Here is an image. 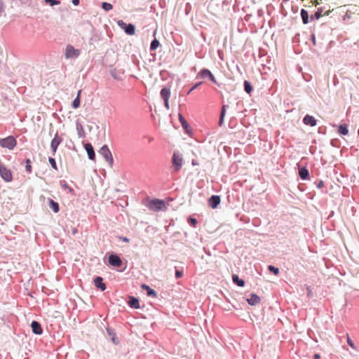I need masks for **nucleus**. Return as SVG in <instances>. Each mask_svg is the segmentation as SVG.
<instances>
[{"label": "nucleus", "mask_w": 359, "mask_h": 359, "mask_svg": "<svg viewBox=\"0 0 359 359\" xmlns=\"http://www.w3.org/2000/svg\"><path fill=\"white\" fill-rule=\"evenodd\" d=\"M313 359H320V355L319 353H315L313 355Z\"/></svg>", "instance_id": "obj_52"}, {"label": "nucleus", "mask_w": 359, "mask_h": 359, "mask_svg": "<svg viewBox=\"0 0 359 359\" xmlns=\"http://www.w3.org/2000/svg\"><path fill=\"white\" fill-rule=\"evenodd\" d=\"M299 175L302 180H308L310 178L309 171L306 167L299 168Z\"/></svg>", "instance_id": "obj_21"}, {"label": "nucleus", "mask_w": 359, "mask_h": 359, "mask_svg": "<svg viewBox=\"0 0 359 359\" xmlns=\"http://www.w3.org/2000/svg\"><path fill=\"white\" fill-rule=\"evenodd\" d=\"M173 170L178 172L182 166V158L179 153L174 152L172 158Z\"/></svg>", "instance_id": "obj_8"}, {"label": "nucleus", "mask_w": 359, "mask_h": 359, "mask_svg": "<svg viewBox=\"0 0 359 359\" xmlns=\"http://www.w3.org/2000/svg\"><path fill=\"white\" fill-rule=\"evenodd\" d=\"M284 1H288L289 0H283Z\"/></svg>", "instance_id": "obj_61"}, {"label": "nucleus", "mask_w": 359, "mask_h": 359, "mask_svg": "<svg viewBox=\"0 0 359 359\" xmlns=\"http://www.w3.org/2000/svg\"><path fill=\"white\" fill-rule=\"evenodd\" d=\"M166 209L165 202L162 199H158V211Z\"/></svg>", "instance_id": "obj_41"}, {"label": "nucleus", "mask_w": 359, "mask_h": 359, "mask_svg": "<svg viewBox=\"0 0 359 359\" xmlns=\"http://www.w3.org/2000/svg\"><path fill=\"white\" fill-rule=\"evenodd\" d=\"M94 285L96 288L101 291H104L107 288L106 284L103 281V278L101 276H95L93 280Z\"/></svg>", "instance_id": "obj_14"}, {"label": "nucleus", "mask_w": 359, "mask_h": 359, "mask_svg": "<svg viewBox=\"0 0 359 359\" xmlns=\"http://www.w3.org/2000/svg\"><path fill=\"white\" fill-rule=\"evenodd\" d=\"M300 16L304 25H307L309 22L310 15L306 10L302 8L300 11Z\"/></svg>", "instance_id": "obj_25"}, {"label": "nucleus", "mask_w": 359, "mask_h": 359, "mask_svg": "<svg viewBox=\"0 0 359 359\" xmlns=\"http://www.w3.org/2000/svg\"><path fill=\"white\" fill-rule=\"evenodd\" d=\"M60 187H62V189H67L69 193L74 194V189L72 187H69L65 180H60Z\"/></svg>", "instance_id": "obj_32"}, {"label": "nucleus", "mask_w": 359, "mask_h": 359, "mask_svg": "<svg viewBox=\"0 0 359 359\" xmlns=\"http://www.w3.org/2000/svg\"><path fill=\"white\" fill-rule=\"evenodd\" d=\"M164 4H165V1H163V0L158 1V6H161V8H163Z\"/></svg>", "instance_id": "obj_51"}, {"label": "nucleus", "mask_w": 359, "mask_h": 359, "mask_svg": "<svg viewBox=\"0 0 359 359\" xmlns=\"http://www.w3.org/2000/svg\"><path fill=\"white\" fill-rule=\"evenodd\" d=\"M101 7L105 11H109L113 8L111 4L105 1L102 3Z\"/></svg>", "instance_id": "obj_36"}, {"label": "nucleus", "mask_w": 359, "mask_h": 359, "mask_svg": "<svg viewBox=\"0 0 359 359\" xmlns=\"http://www.w3.org/2000/svg\"><path fill=\"white\" fill-rule=\"evenodd\" d=\"M48 204L49 208L53 211L54 213H57L60 211L59 203L52 198H48Z\"/></svg>", "instance_id": "obj_24"}, {"label": "nucleus", "mask_w": 359, "mask_h": 359, "mask_svg": "<svg viewBox=\"0 0 359 359\" xmlns=\"http://www.w3.org/2000/svg\"><path fill=\"white\" fill-rule=\"evenodd\" d=\"M108 262L109 265L116 268L121 267L123 264L122 259L114 252H112L109 255Z\"/></svg>", "instance_id": "obj_6"}, {"label": "nucleus", "mask_w": 359, "mask_h": 359, "mask_svg": "<svg viewBox=\"0 0 359 359\" xmlns=\"http://www.w3.org/2000/svg\"><path fill=\"white\" fill-rule=\"evenodd\" d=\"M71 233L73 236H75L78 233V229L75 227H71Z\"/></svg>", "instance_id": "obj_47"}, {"label": "nucleus", "mask_w": 359, "mask_h": 359, "mask_svg": "<svg viewBox=\"0 0 359 359\" xmlns=\"http://www.w3.org/2000/svg\"><path fill=\"white\" fill-rule=\"evenodd\" d=\"M303 123L306 126H315L317 124V120L313 116L306 114L303 118Z\"/></svg>", "instance_id": "obj_20"}, {"label": "nucleus", "mask_w": 359, "mask_h": 359, "mask_svg": "<svg viewBox=\"0 0 359 359\" xmlns=\"http://www.w3.org/2000/svg\"><path fill=\"white\" fill-rule=\"evenodd\" d=\"M324 187V182L323 180H319L317 183H316V187L318 189H321Z\"/></svg>", "instance_id": "obj_44"}, {"label": "nucleus", "mask_w": 359, "mask_h": 359, "mask_svg": "<svg viewBox=\"0 0 359 359\" xmlns=\"http://www.w3.org/2000/svg\"><path fill=\"white\" fill-rule=\"evenodd\" d=\"M84 148L87 152L88 158L94 161L95 159V152L93 145L90 143H87L85 144Z\"/></svg>", "instance_id": "obj_17"}, {"label": "nucleus", "mask_w": 359, "mask_h": 359, "mask_svg": "<svg viewBox=\"0 0 359 359\" xmlns=\"http://www.w3.org/2000/svg\"><path fill=\"white\" fill-rule=\"evenodd\" d=\"M0 176L6 182H11L13 180V175L11 170L8 169L0 161Z\"/></svg>", "instance_id": "obj_5"}, {"label": "nucleus", "mask_w": 359, "mask_h": 359, "mask_svg": "<svg viewBox=\"0 0 359 359\" xmlns=\"http://www.w3.org/2000/svg\"><path fill=\"white\" fill-rule=\"evenodd\" d=\"M179 120L185 133L190 135L191 133L190 126L181 114H179Z\"/></svg>", "instance_id": "obj_19"}, {"label": "nucleus", "mask_w": 359, "mask_h": 359, "mask_svg": "<svg viewBox=\"0 0 359 359\" xmlns=\"http://www.w3.org/2000/svg\"><path fill=\"white\" fill-rule=\"evenodd\" d=\"M306 289H307V295H308V297H311L313 296V294H312V291H311L310 287H307Z\"/></svg>", "instance_id": "obj_48"}, {"label": "nucleus", "mask_w": 359, "mask_h": 359, "mask_svg": "<svg viewBox=\"0 0 359 359\" xmlns=\"http://www.w3.org/2000/svg\"><path fill=\"white\" fill-rule=\"evenodd\" d=\"M25 163L26 172L28 173H31L32 172L31 160L29 158H27L25 159Z\"/></svg>", "instance_id": "obj_34"}, {"label": "nucleus", "mask_w": 359, "mask_h": 359, "mask_svg": "<svg viewBox=\"0 0 359 359\" xmlns=\"http://www.w3.org/2000/svg\"><path fill=\"white\" fill-rule=\"evenodd\" d=\"M110 75L117 81H121L123 79L122 76L123 74V72L120 69H117L116 68H111L109 70Z\"/></svg>", "instance_id": "obj_18"}, {"label": "nucleus", "mask_w": 359, "mask_h": 359, "mask_svg": "<svg viewBox=\"0 0 359 359\" xmlns=\"http://www.w3.org/2000/svg\"><path fill=\"white\" fill-rule=\"evenodd\" d=\"M157 34H158V32H157V27H156L153 32L154 39L151 42V45H150L151 50H155L156 49H157V37H156Z\"/></svg>", "instance_id": "obj_29"}, {"label": "nucleus", "mask_w": 359, "mask_h": 359, "mask_svg": "<svg viewBox=\"0 0 359 359\" xmlns=\"http://www.w3.org/2000/svg\"><path fill=\"white\" fill-rule=\"evenodd\" d=\"M117 25L128 35H133L135 33V26L134 24L126 23L120 20L117 22Z\"/></svg>", "instance_id": "obj_4"}, {"label": "nucleus", "mask_w": 359, "mask_h": 359, "mask_svg": "<svg viewBox=\"0 0 359 359\" xmlns=\"http://www.w3.org/2000/svg\"><path fill=\"white\" fill-rule=\"evenodd\" d=\"M4 11V4L3 0H0V16Z\"/></svg>", "instance_id": "obj_46"}, {"label": "nucleus", "mask_w": 359, "mask_h": 359, "mask_svg": "<svg viewBox=\"0 0 359 359\" xmlns=\"http://www.w3.org/2000/svg\"><path fill=\"white\" fill-rule=\"evenodd\" d=\"M161 96L164 101L165 107L167 109H169V98L170 96V88L164 86L160 92Z\"/></svg>", "instance_id": "obj_9"}, {"label": "nucleus", "mask_w": 359, "mask_h": 359, "mask_svg": "<svg viewBox=\"0 0 359 359\" xmlns=\"http://www.w3.org/2000/svg\"><path fill=\"white\" fill-rule=\"evenodd\" d=\"M311 37V40H312L313 44L315 46L316 45V36H315V34H312Z\"/></svg>", "instance_id": "obj_49"}, {"label": "nucleus", "mask_w": 359, "mask_h": 359, "mask_svg": "<svg viewBox=\"0 0 359 359\" xmlns=\"http://www.w3.org/2000/svg\"><path fill=\"white\" fill-rule=\"evenodd\" d=\"M192 165H198V163L196 162V161L193 160L192 161Z\"/></svg>", "instance_id": "obj_57"}, {"label": "nucleus", "mask_w": 359, "mask_h": 359, "mask_svg": "<svg viewBox=\"0 0 359 359\" xmlns=\"http://www.w3.org/2000/svg\"><path fill=\"white\" fill-rule=\"evenodd\" d=\"M243 88H244V90L248 94H250L252 93V91L253 90V87H252L251 83L247 80H245L243 82Z\"/></svg>", "instance_id": "obj_31"}, {"label": "nucleus", "mask_w": 359, "mask_h": 359, "mask_svg": "<svg viewBox=\"0 0 359 359\" xmlns=\"http://www.w3.org/2000/svg\"><path fill=\"white\" fill-rule=\"evenodd\" d=\"M221 202L220 196L218 195H212L208 198V205L212 209H215L217 208L219 204Z\"/></svg>", "instance_id": "obj_13"}, {"label": "nucleus", "mask_w": 359, "mask_h": 359, "mask_svg": "<svg viewBox=\"0 0 359 359\" xmlns=\"http://www.w3.org/2000/svg\"><path fill=\"white\" fill-rule=\"evenodd\" d=\"M331 144H332V145H333V146H334L335 142H333V141H332Z\"/></svg>", "instance_id": "obj_59"}, {"label": "nucleus", "mask_w": 359, "mask_h": 359, "mask_svg": "<svg viewBox=\"0 0 359 359\" xmlns=\"http://www.w3.org/2000/svg\"><path fill=\"white\" fill-rule=\"evenodd\" d=\"M187 222L189 224V225H191L193 227H196V226L198 223L197 219L192 217H189Z\"/></svg>", "instance_id": "obj_39"}, {"label": "nucleus", "mask_w": 359, "mask_h": 359, "mask_svg": "<svg viewBox=\"0 0 359 359\" xmlns=\"http://www.w3.org/2000/svg\"><path fill=\"white\" fill-rule=\"evenodd\" d=\"M232 280L235 285L239 287H243L245 285L244 280L240 278L237 274L232 275Z\"/></svg>", "instance_id": "obj_28"}, {"label": "nucleus", "mask_w": 359, "mask_h": 359, "mask_svg": "<svg viewBox=\"0 0 359 359\" xmlns=\"http://www.w3.org/2000/svg\"><path fill=\"white\" fill-rule=\"evenodd\" d=\"M121 239L124 241V242H126V243H128L129 242V238H128L127 237H122L121 238Z\"/></svg>", "instance_id": "obj_54"}, {"label": "nucleus", "mask_w": 359, "mask_h": 359, "mask_svg": "<svg viewBox=\"0 0 359 359\" xmlns=\"http://www.w3.org/2000/svg\"><path fill=\"white\" fill-rule=\"evenodd\" d=\"M149 109H150V111H151V116L153 118H154V112H153V111H152V108H151V106H149Z\"/></svg>", "instance_id": "obj_55"}, {"label": "nucleus", "mask_w": 359, "mask_h": 359, "mask_svg": "<svg viewBox=\"0 0 359 359\" xmlns=\"http://www.w3.org/2000/svg\"><path fill=\"white\" fill-rule=\"evenodd\" d=\"M80 105H81L80 98H79V96H76V98L72 102V107L74 109H77L80 107Z\"/></svg>", "instance_id": "obj_37"}, {"label": "nucleus", "mask_w": 359, "mask_h": 359, "mask_svg": "<svg viewBox=\"0 0 359 359\" xmlns=\"http://www.w3.org/2000/svg\"><path fill=\"white\" fill-rule=\"evenodd\" d=\"M358 135L359 136V128L358 129Z\"/></svg>", "instance_id": "obj_60"}, {"label": "nucleus", "mask_w": 359, "mask_h": 359, "mask_svg": "<svg viewBox=\"0 0 359 359\" xmlns=\"http://www.w3.org/2000/svg\"><path fill=\"white\" fill-rule=\"evenodd\" d=\"M347 343L348 344L353 348H355V345L353 341L348 337L347 338Z\"/></svg>", "instance_id": "obj_45"}, {"label": "nucleus", "mask_w": 359, "mask_h": 359, "mask_svg": "<svg viewBox=\"0 0 359 359\" xmlns=\"http://www.w3.org/2000/svg\"><path fill=\"white\" fill-rule=\"evenodd\" d=\"M268 270L274 275H278L279 273V269L273 265H269Z\"/></svg>", "instance_id": "obj_38"}, {"label": "nucleus", "mask_w": 359, "mask_h": 359, "mask_svg": "<svg viewBox=\"0 0 359 359\" xmlns=\"http://www.w3.org/2000/svg\"><path fill=\"white\" fill-rule=\"evenodd\" d=\"M331 144H332V145H333V146H334L335 142H333V141H332Z\"/></svg>", "instance_id": "obj_58"}, {"label": "nucleus", "mask_w": 359, "mask_h": 359, "mask_svg": "<svg viewBox=\"0 0 359 359\" xmlns=\"http://www.w3.org/2000/svg\"><path fill=\"white\" fill-rule=\"evenodd\" d=\"M62 142V139L61 137H60L58 135V133H56V134L55 135L53 139L52 140V141L50 142V148H51V150L53 152V155L55 154L57 147Z\"/></svg>", "instance_id": "obj_11"}, {"label": "nucleus", "mask_w": 359, "mask_h": 359, "mask_svg": "<svg viewBox=\"0 0 359 359\" xmlns=\"http://www.w3.org/2000/svg\"><path fill=\"white\" fill-rule=\"evenodd\" d=\"M196 77L203 79H207L213 82L214 83H217V81L215 79V76L208 69L206 68L201 69Z\"/></svg>", "instance_id": "obj_7"}, {"label": "nucleus", "mask_w": 359, "mask_h": 359, "mask_svg": "<svg viewBox=\"0 0 359 359\" xmlns=\"http://www.w3.org/2000/svg\"><path fill=\"white\" fill-rule=\"evenodd\" d=\"M202 84V82L200 81V82H198L196 83H195L191 88L190 90H189L188 92V94L190 93L191 92H192L194 90H195L196 88H197L200 85Z\"/></svg>", "instance_id": "obj_43"}, {"label": "nucleus", "mask_w": 359, "mask_h": 359, "mask_svg": "<svg viewBox=\"0 0 359 359\" xmlns=\"http://www.w3.org/2000/svg\"><path fill=\"white\" fill-rule=\"evenodd\" d=\"M175 276L176 279L181 278L183 276L184 272L182 269H179L176 266L174 267Z\"/></svg>", "instance_id": "obj_35"}, {"label": "nucleus", "mask_w": 359, "mask_h": 359, "mask_svg": "<svg viewBox=\"0 0 359 359\" xmlns=\"http://www.w3.org/2000/svg\"><path fill=\"white\" fill-rule=\"evenodd\" d=\"M76 128L78 133V136L80 138H83L85 137V131L83 128V126L79 123V121L76 122Z\"/></svg>", "instance_id": "obj_30"}, {"label": "nucleus", "mask_w": 359, "mask_h": 359, "mask_svg": "<svg viewBox=\"0 0 359 359\" xmlns=\"http://www.w3.org/2000/svg\"><path fill=\"white\" fill-rule=\"evenodd\" d=\"M80 50L75 48L73 46L68 44L65 48V58L75 60L80 55Z\"/></svg>", "instance_id": "obj_3"}, {"label": "nucleus", "mask_w": 359, "mask_h": 359, "mask_svg": "<svg viewBox=\"0 0 359 359\" xmlns=\"http://www.w3.org/2000/svg\"><path fill=\"white\" fill-rule=\"evenodd\" d=\"M81 90H79L77 93V95H76V96H79V98H80V97H81Z\"/></svg>", "instance_id": "obj_56"}, {"label": "nucleus", "mask_w": 359, "mask_h": 359, "mask_svg": "<svg viewBox=\"0 0 359 359\" xmlns=\"http://www.w3.org/2000/svg\"><path fill=\"white\" fill-rule=\"evenodd\" d=\"M338 133L342 135H346L348 133V126L346 124H341L338 128Z\"/></svg>", "instance_id": "obj_33"}, {"label": "nucleus", "mask_w": 359, "mask_h": 359, "mask_svg": "<svg viewBox=\"0 0 359 359\" xmlns=\"http://www.w3.org/2000/svg\"><path fill=\"white\" fill-rule=\"evenodd\" d=\"M99 154L104 157L110 166H112L114 163L113 156L107 144L102 146L99 150Z\"/></svg>", "instance_id": "obj_2"}, {"label": "nucleus", "mask_w": 359, "mask_h": 359, "mask_svg": "<svg viewBox=\"0 0 359 359\" xmlns=\"http://www.w3.org/2000/svg\"><path fill=\"white\" fill-rule=\"evenodd\" d=\"M324 8L323 7L318 8L317 11H315L313 14H311L310 16V21H314L316 20H318L320 18V17L323 16Z\"/></svg>", "instance_id": "obj_26"}, {"label": "nucleus", "mask_w": 359, "mask_h": 359, "mask_svg": "<svg viewBox=\"0 0 359 359\" xmlns=\"http://www.w3.org/2000/svg\"><path fill=\"white\" fill-rule=\"evenodd\" d=\"M246 301L248 304L251 306H255L258 303H259L261 299L257 294L255 293H250L249 297L247 298Z\"/></svg>", "instance_id": "obj_16"}, {"label": "nucleus", "mask_w": 359, "mask_h": 359, "mask_svg": "<svg viewBox=\"0 0 359 359\" xmlns=\"http://www.w3.org/2000/svg\"><path fill=\"white\" fill-rule=\"evenodd\" d=\"M30 326L32 328V331L34 334L41 335L43 334V330L39 322L36 320H33L32 321Z\"/></svg>", "instance_id": "obj_12"}, {"label": "nucleus", "mask_w": 359, "mask_h": 359, "mask_svg": "<svg viewBox=\"0 0 359 359\" xmlns=\"http://www.w3.org/2000/svg\"><path fill=\"white\" fill-rule=\"evenodd\" d=\"M44 1L51 6H57L60 4L59 0H44Z\"/></svg>", "instance_id": "obj_42"}, {"label": "nucleus", "mask_w": 359, "mask_h": 359, "mask_svg": "<svg viewBox=\"0 0 359 359\" xmlns=\"http://www.w3.org/2000/svg\"><path fill=\"white\" fill-rule=\"evenodd\" d=\"M48 161L51 165V167L55 170H57V163H56V161L54 158L53 157H48Z\"/></svg>", "instance_id": "obj_40"}, {"label": "nucleus", "mask_w": 359, "mask_h": 359, "mask_svg": "<svg viewBox=\"0 0 359 359\" xmlns=\"http://www.w3.org/2000/svg\"><path fill=\"white\" fill-rule=\"evenodd\" d=\"M142 203L149 210L153 211H157V198H154L153 199H150L149 197L144 198L142 201Z\"/></svg>", "instance_id": "obj_10"}, {"label": "nucleus", "mask_w": 359, "mask_h": 359, "mask_svg": "<svg viewBox=\"0 0 359 359\" xmlns=\"http://www.w3.org/2000/svg\"><path fill=\"white\" fill-rule=\"evenodd\" d=\"M227 107H229V106L226 104H223L222 107V109H221L220 114H219V122H218V125L219 126H222L223 125L224 119V117L226 115V111Z\"/></svg>", "instance_id": "obj_27"}, {"label": "nucleus", "mask_w": 359, "mask_h": 359, "mask_svg": "<svg viewBox=\"0 0 359 359\" xmlns=\"http://www.w3.org/2000/svg\"><path fill=\"white\" fill-rule=\"evenodd\" d=\"M72 3L74 6H78L80 3V0H72Z\"/></svg>", "instance_id": "obj_50"}, {"label": "nucleus", "mask_w": 359, "mask_h": 359, "mask_svg": "<svg viewBox=\"0 0 359 359\" xmlns=\"http://www.w3.org/2000/svg\"><path fill=\"white\" fill-rule=\"evenodd\" d=\"M17 144L16 139L13 135H9L5 138H0V146L3 148H6L12 150Z\"/></svg>", "instance_id": "obj_1"}, {"label": "nucleus", "mask_w": 359, "mask_h": 359, "mask_svg": "<svg viewBox=\"0 0 359 359\" xmlns=\"http://www.w3.org/2000/svg\"><path fill=\"white\" fill-rule=\"evenodd\" d=\"M106 331L108 335L111 337V341L112 343L115 345H117L119 343V340L116 337L115 330L111 327H107Z\"/></svg>", "instance_id": "obj_23"}, {"label": "nucleus", "mask_w": 359, "mask_h": 359, "mask_svg": "<svg viewBox=\"0 0 359 359\" xmlns=\"http://www.w3.org/2000/svg\"><path fill=\"white\" fill-rule=\"evenodd\" d=\"M128 304L131 309H140V300L137 297L134 296H129L128 300Z\"/></svg>", "instance_id": "obj_15"}, {"label": "nucleus", "mask_w": 359, "mask_h": 359, "mask_svg": "<svg viewBox=\"0 0 359 359\" xmlns=\"http://www.w3.org/2000/svg\"><path fill=\"white\" fill-rule=\"evenodd\" d=\"M141 287L144 291L146 292V294L148 297H157V292L154 289L151 288L148 285L144 283L142 284Z\"/></svg>", "instance_id": "obj_22"}, {"label": "nucleus", "mask_w": 359, "mask_h": 359, "mask_svg": "<svg viewBox=\"0 0 359 359\" xmlns=\"http://www.w3.org/2000/svg\"><path fill=\"white\" fill-rule=\"evenodd\" d=\"M331 11L330 10H328V11H326L323 14V15H325V16H327L329 15L330 13H331Z\"/></svg>", "instance_id": "obj_53"}]
</instances>
